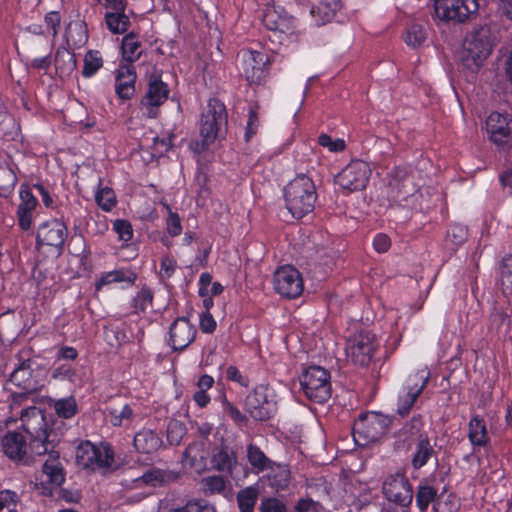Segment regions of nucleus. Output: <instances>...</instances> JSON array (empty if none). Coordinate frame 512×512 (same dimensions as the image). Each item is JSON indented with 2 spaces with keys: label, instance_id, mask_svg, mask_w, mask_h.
Instances as JSON below:
<instances>
[{
  "label": "nucleus",
  "instance_id": "f257e3e1",
  "mask_svg": "<svg viewBox=\"0 0 512 512\" xmlns=\"http://www.w3.org/2000/svg\"><path fill=\"white\" fill-rule=\"evenodd\" d=\"M21 421L24 429L31 437V455H47L42 466V474L46 476L49 484L60 486L65 481V470L60 460V453L55 450L59 441L57 434L43 428L35 433L33 432L34 427L30 422L39 426L44 424V417L36 407L24 410L21 414Z\"/></svg>",
  "mask_w": 512,
  "mask_h": 512
},
{
  "label": "nucleus",
  "instance_id": "f03ea898",
  "mask_svg": "<svg viewBox=\"0 0 512 512\" xmlns=\"http://www.w3.org/2000/svg\"><path fill=\"white\" fill-rule=\"evenodd\" d=\"M75 457L79 467L104 475L118 468L114 449L108 443L83 441L77 446Z\"/></svg>",
  "mask_w": 512,
  "mask_h": 512
},
{
  "label": "nucleus",
  "instance_id": "7ed1b4c3",
  "mask_svg": "<svg viewBox=\"0 0 512 512\" xmlns=\"http://www.w3.org/2000/svg\"><path fill=\"white\" fill-rule=\"evenodd\" d=\"M494 40L489 26L474 28L463 43L461 61L464 67L476 72L492 52Z\"/></svg>",
  "mask_w": 512,
  "mask_h": 512
},
{
  "label": "nucleus",
  "instance_id": "20e7f679",
  "mask_svg": "<svg viewBox=\"0 0 512 512\" xmlns=\"http://www.w3.org/2000/svg\"><path fill=\"white\" fill-rule=\"evenodd\" d=\"M286 207L295 218H302L311 212L317 199L313 181L306 175H300L284 188Z\"/></svg>",
  "mask_w": 512,
  "mask_h": 512
},
{
  "label": "nucleus",
  "instance_id": "39448f33",
  "mask_svg": "<svg viewBox=\"0 0 512 512\" xmlns=\"http://www.w3.org/2000/svg\"><path fill=\"white\" fill-rule=\"evenodd\" d=\"M227 130V114L223 103L210 99L200 119V135L203 146L224 137Z\"/></svg>",
  "mask_w": 512,
  "mask_h": 512
},
{
  "label": "nucleus",
  "instance_id": "423d86ee",
  "mask_svg": "<svg viewBox=\"0 0 512 512\" xmlns=\"http://www.w3.org/2000/svg\"><path fill=\"white\" fill-rule=\"evenodd\" d=\"M387 430V419L376 413H363L354 421L353 438L361 446L378 441Z\"/></svg>",
  "mask_w": 512,
  "mask_h": 512
},
{
  "label": "nucleus",
  "instance_id": "0eeeda50",
  "mask_svg": "<svg viewBox=\"0 0 512 512\" xmlns=\"http://www.w3.org/2000/svg\"><path fill=\"white\" fill-rule=\"evenodd\" d=\"M371 175L369 164L362 160H353L335 176V183L347 193L366 188Z\"/></svg>",
  "mask_w": 512,
  "mask_h": 512
},
{
  "label": "nucleus",
  "instance_id": "6e6552de",
  "mask_svg": "<svg viewBox=\"0 0 512 512\" xmlns=\"http://www.w3.org/2000/svg\"><path fill=\"white\" fill-rule=\"evenodd\" d=\"M415 189L409 169L395 167L387 174V182L382 189V194L390 202H399L405 200Z\"/></svg>",
  "mask_w": 512,
  "mask_h": 512
},
{
  "label": "nucleus",
  "instance_id": "1a4fd4ad",
  "mask_svg": "<svg viewBox=\"0 0 512 512\" xmlns=\"http://www.w3.org/2000/svg\"><path fill=\"white\" fill-rule=\"evenodd\" d=\"M241 71L250 84H260L265 80L270 66L269 56L253 49H244L240 53Z\"/></svg>",
  "mask_w": 512,
  "mask_h": 512
},
{
  "label": "nucleus",
  "instance_id": "9d476101",
  "mask_svg": "<svg viewBox=\"0 0 512 512\" xmlns=\"http://www.w3.org/2000/svg\"><path fill=\"white\" fill-rule=\"evenodd\" d=\"M375 350V337L368 331L355 333L347 340V357L357 366H368L372 360Z\"/></svg>",
  "mask_w": 512,
  "mask_h": 512
},
{
  "label": "nucleus",
  "instance_id": "9b49d317",
  "mask_svg": "<svg viewBox=\"0 0 512 512\" xmlns=\"http://www.w3.org/2000/svg\"><path fill=\"white\" fill-rule=\"evenodd\" d=\"M382 492L388 501L402 507H408L413 501L412 485L402 472L387 476Z\"/></svg>",
  "mask_w": 512,
  "mask_h": 512
},
{
  "label": "nucleus",
  "instance_id": "f8f14e48",
  "mask_svg": "<svg viewBox=\"0 0 512 512\" xmlns=\"http://www.w3.org/2000/svg\"><path fill=\"white\" fill-rule=\"evenodd\" d=\"M169 96L168 85L156 74L149 76L148 87L141 101V110L147 118H156L159 107Z\"/></svg>",
  "mask_w": 512,
  "mask_h": 512
},
{
  "label": "nucleus",
  "instance_id": "ddd939ff",
  "mask_svg": "<svg viewBox=\"0 0 512 512\" xmlns=\"http://www.w3.org/2000/svg\"><path fill=\"white\" fill-rule=\"evenodd\" d=\"M478 8L476 0H434L436 16L443 21H465Z\"/></svg>",
  "mask_w": 512,
  "mask_h": 512
},
{
  "label": "nucleus",
  "instance_id": "4468645a",
  "mask_svg": "<svg viewBox=\"0 0 512 512\" xmlns=\"http://www.w3.org/2000/svg\"><path fill=\"white\" fill-rule=\"evenodd\" d=\"M167 479L164 471L159 469H149L142 476L125 481V488L129 492L136 493L128 496L132 502H138L152 493L153 488L162 485Z\"/></svg>",
  "mask_w": 512,
  "mask_h": 512
},
{
  "label": "nucleus",
  "instance_id": "2eb2a0df",
  "mask_svg": "<svg viewBox=\"0 0 512 512\" xmlns=\"http://www.w3.org/2000/svg\"><path fill=\"white\" fill-rule=\"evenodd\" d=\"M274 288L283 297H298L303 291V281L299 271L290 265L279 267L274 274Z\"/></svg>",
  "mask_w": 512,
  "mask_h": 512
},
{
  "label": "nucleus",
  "instance_id": "dca6fc26",
  "mask_svg": "<svg viewBox=\"0 0 512 512\" xmlns=\"http://www.w3.org/2000/svg\"><path fill=\"white\" fill-rule=\"evenodd\" d=\"M427 383V378L419 373L410 375L398 393L397 413L404 417L406 416L417 398L422 393Z\"/></svg>",
  "mask_w": 512,
  "mask_h": 512
},
{
  "label": "nucleus",
  "instance_id": "f3484780",
  "mask_svg": "<svg viewBox=\"0 0 512 512\" xmlns=\"http://www.w3.org/2000/svg\"><path fill=\"white\" fill-rule=\"evenodd\" d=\"M263 23L275 35L279 33L281 41L296 33V20L282 9L268 8L264 13Z\"/></svg>",
  "mask_w": 512,
  "mask_h": 512
},
{
  "label": "nucleus",
  "instance_id": "a211bd4d",
  "mask_svg": "<svg viewBox=\"0 0 512 512\" xmlns=\"http://www.w3.org/2000/svg\"><path fill=\"white\" fill-rule=\"evenodd\" d=\"M486 127L496 145L512 148V117L493 112L486 120Z\"/></svg>",
  "mask_w": 512,
  "mask_h": 512
},
{
  "label": "nucleus",
  "instance_id": "6ab92c4d",
  "mask_svg": "<svg viewBox=\"0 0 512 512\" xmlns=\"http://www.w3.org/2000/svg\"><path fill=\"white\" fill-rule=\"evenodd\" d=\"M68 236L65 223L59 219H50L42 223L37 230V243L61 248Z\"/></svg>",
  "mask_w": 512,
  "mask_h": 512
},
{
  "label": "nucleus",
  "instance_id": "aec40b11",
  "mask_svg": "<svg viewBox=\"0 0 512 512\" xmlns=\"http://www.w3.org/2000/svg\"><path fill=\"white\" fill-rule=\"evenodd\" d=\"M247 412L256 420H266L273 413V404L269 401V390L265 386L256 387L245 401Z\"/></svg>",
  "mask_w": 512,
  "mask_h": 512
},
{
  "label": "nucleus",
  "instance_id": "412c9836",
  "mask_svg": "<svg viewBox=\"0 0 512 512\" xmlns=\"http://www.w3.org/2000/svg\"><path fill=\"white\" fill-rule=\"evenodd\" d=\"M106 417L114 427L132 429L142 421L143 413L138 404H124L109 409Z\"/></svg>",
  "mask_w": 512,
  "mask_h": 512
},
{
  "label": "nucleus",
  "instance_id": "4be33fe9",
  "mask_svg": "<svg viewBox=\"0 0 512 512\" xmlns=\"http://www.w3.org/2000/svg\"><path fill=\"white\" fill-rule=\"evenodd\" d=\"M19 204L17 206L18 225L22 230H29L32 227L38 199L33 195L30 188L22 185L19 190Z\"/></svg>",
  "mask_w": 512,
  "mask_h": 512
},
{
  "label": "nucleus",
  "instance_id": "5701e85b",
  "mask_svg": "<svg viewBox=\"0 0 512 512\" xmlns=\"http://www.w3.org/2000/svg\"><path fill=\"white\" fill-rule=\"evenodd\" d=\"M169 334L172 348L182 350L194 340L196 328L186 318L182 317L171 324Z\"/></svg>",
  "mask_w": 512,
  "mask_h": 512
},
{
  "label": "nucleus",
  "instance_id": "b1692460",
  "mask_svg": "<svg viewBox=\"0 0 512 512\" xmlns=\"http://www.w3.org/2000/svg\"><path fill=\"white\" fill-rule=\"evenodd\" d=\"M423 421L421 415H414L395 433V447L397 449L409 448L412 443H416L421 435H427L422 432Z\"/></svg>",
  "mask_w": 512,
  "mask_h": 512
},
{
  "label": "nucleus",
  "instance_id": "393cba45",
  "mask_svg": "<svg viewBox=\"0 0 512 512\" xmlns=\"http://www.w3.org/2000/svg\"><path fill=\"white\" fill-rule=\"evenodd\" d=\"M2 450L10 459L20 460L27 453L31 454L30 443L18 432H9L2 439Z\"/></svg>",
  "mask_w": 512,
  "mask_h": 512
},
{
  "label": "nucleus",
  "instance_id": "a878e982",
  "mask_svg": "<svg viewBox=\"0 0 512 512\" xmlns=\"http://www.w3.org/2000/svg\"><path fill=\"white\" fill-rule=\"evenodd\" d=\"M133 444L138 452L151 454L162 447L163 441L154 430L143 428L135 434Z\"/></svg>",
  "mask_w": 512,
  "mask_h": 512
},
{
  "label": "nucleus",
  "instance_id": "bb28decb",
  "mask_svg": "<svg viewBox=\"0 0 512 512\" xmlns=\"http://www.w3.org/2000/svg\"><path fill=\"white\" fill-rule=\"evenodd\" d=\"M207 456L208 454L203 442L193 443L184 452L183 465L200 473L206 468Z\"/></svg>",
  "mask_w": 512,
  "mask_h": 512
},
{
  "label": "nucleus",
  "instance_id": "cd10ccee",
  "mask_svg": "<svg viewBox=\"0 0 512 512\" xmlns=\"http://www.w3.org/2000/svg\"><path fill=\"white\" fill-rule=\"evenodd\" d=\"M320 367L311 366L305 369L300 377V385L301 389L306 395V397L318 403V398L320 396Z\"/></svg>",
  "mask_w": 512,
  "mask_h": 512
},
{
  "label": "nucleus",
  "instance_id": "c85d7f7f",
  "mask_svg": "<svg viewBox=\"0 0 512 512\" xmlns=\"http://www.w3.org/2000/svg\"><path fill=\"white\" fill-rule=\"evenodd\" d=\"M136 74L130 66H122L117 70L115 90L121 99H130L135 92Z\"/></svg>",
  "mask_w": 512,
  "mask_h": 512
},
{
  "label": "nucleus",
  "instance_id": "c756f323",
  "mask_svg": "<svg viewBox=\"0 0 512 512\" xmlns=\"http://www.w3.org/2000/svg\"><path fill=\"white\" fill-rule=\"evenodd\" d=\"M435 455L434 446L428 435L419 436L418 441L415 443V448L411 455V465L413 469L419 470L424 467L429 460Z\"/></svg>",
  "mask_w": 512,
  "mask_h": 512
},
{
  "label": "nucleus",
  "instance_id": "7c9ffc66",
  "mask_svg": "<svg viewBox=\"0 0 512 512\" xmlns=\"http://www.w3.org/2000/svg\"><path fill=\"white\" fill-rule=\"evenodd\" d=\"M468 428V439L474 447H485L489 443L490 437L483 418L472 417Z\"/></svg>",
  "mask_w": 512,
  "mask_h": 512
},
{
  "label": "nucleus",
  "instance_id": "2f4dec72",
  "mask_svg": "<svg viewBox=\"0 0 512 512\" xmlns=\"http://www.w3.org/2000/svg\"><path fill=\"white\" fill-rule=\"evenodd\" d=\"M54 65L56 73L60 78L68 77L76 69L75 56L66 48H58L54 58Z\"/></svg>",
  "mask_w": 512,
  "mask_h": 512
},
{
  "label": "nucleus",
  "instance_id": "473e14b6",
  "mask_svg": "<svg viewBox=\"0 0 512 512\" xmlns=\"http://www.w3.org/2000/svg\"><path fill=\"white\" fill-rule=\"evenodd\" d=\"M10 382L26 391L36 389V383L32 378L30 363L23 362L15 368L10 375Z\"/></svg>",
  "mask_w": 512,
  "mask_h": 512
},
{
  "label": "nucleus",
  "instance_id": "72a5a7b5",
  "mask_svg": "<svg viewBox=\"0 0 512 512\" xmlns=\"http://www.w3.org/2000/svg\"><path fill=\"white\" fill-rule=\"evenodd\" d=\"M499 285L503 295L512 302V255H506L501 261Z\"/></svg>",
  "mask_w": 512,
  "mask_h": 512
},
{
  "label": "nucleus",
  "instance_id": "f704fd0d",
  "mask_svg": "<svg viewBox=\"0 0 512 512\" xmlns=\"http://www.w3.org/2000/svg\"><path fill=\"white\" fill-rule=\"evenodd\" d=\"M437 489L426 482H421L416 490L415 501L420 512H427L430 504L437 500Z\"/></svg>",
  "mask_w": 512,
  "mask_h": 512
},
{
  "label": "nucleus",
  "instance_id": "c9c22d12",
  "mask_svg": "<svg viewBox=\"0 0 512 512\" xmlns=\"http://www.w3.org/2000/svg\"><path fill=\"white\" fill-rule=\"evenodd\" d=\"M105 20L108 29L114 34H122L126 32L129 26V18L124 13V9L107 12Z\"/></svg>",
  "mask_w": 512,
  "mask_h": 512
},
{
  "label": "nucleus",
  "instance_id": "e433bc0d",
  "mask_svg": "<svg viewBox=\"0 0 512 512\" xmlns=\"http://www.w3.org/2000/svg\"><path fill=\"white\" fill-rule=\"evenodd\" d=\"M161 512H216L215 507L210 504L207 500L204 499H194L188 501L185 505L181 507H172L167 509V507L161 504L160 506Z\"/></svg>",
  "mask_w": 512,
  "mask_h": 512
},
{
  "label": "nucleus",
  "instance_id": "4c0bfd02",
  "mask_svg": "<svg viewBox=\"0 0 512 512\" xmlns=\"http://www.w3.org/2000/svg\"><path fill=\"white\" fill-rule=\"evenodd\" d=\"M134 280H135V276L132 273H127L122 269L112 270V271L106 272L100 276V278L95 283V288L97 291H99L105 285H109L112 283H118V282L133 283Z\"/></svg>",
  "mask_w": 512,
  "mask_h": 512
},
{
  "label": "nucleus",
  "instance_id": "58836bf2",
  "mask_svg": "<svg viewBox=\"0 0 512 512\" xmlns=\"http://www.w3.org/2000/svg\"><path fill=\"white\" fill-rule=\"evenodd\" d=\"M510 323L509 315L506 309L494 303L488 319V328L492 332H499L503 327H508Z\"/></svg>",
  "mask_w": 512,
  "mask_h": 512
},
{
  "label": "nucleus",
  "instance_id": "ea45409f",
  "mask_svg": "<svg viewBox=\"0 0 512 512\" xmlns=\"http://www.w3.org/2000/svg\"><path fill=\"white\" fill-rule=\"evenodd\" d=\"M427 38L426 25L420 23H412L407 27L405 34V42L408 46L417 48L421 46Z\"/></svg>",
  "mask_w": 512,
  "mask_h": 512
},
{
  "label": "nucleus",
  "instance_id": "a19ab883",
  "mask_svg": "<svg viewBox=\"0 0 512 512\" xmlns=\"http://www.w3.org/2000/svg\"><path fill=\"white\" fill-rule=\"evenodd\" d=\"M51 377L58 381H69L73 384H81L82 378L78 370L71 364H61L51 372Z\"/></svg>",
  "mask_w": 512,
  "mask_h": 512
},
{
  "label": "nucleus",
  "instance_id": "79ce46f5",
  "mask_svg": "<svg viewBox=\"0 0 512 512\" xmlns=\"http://www.w3.org/2000/svg\"><path fill=\"white\" fill-rule=\"evenodd\" d=\"M258 499V489L254 486L246 487L238 493L237 501L240 512H254Z\"/></svg>",
  "mask_w": 512,
  "mask_h": 512
},
{
  "label": "nucleus",
  "instance_id": "37998d69",
  "mask_svg": "<svg viewBox=\"0 0 512 512\" xmlns=\"http://www.w3.org/2000/svg\"><path fill=\"white\" fill-rule=\"evenodd\" d=\"M460 508L459 498L455 494L441 493L433 505L434 512H458Z\"/></svg>",
  "mask_w": 512,
  "mask_h": 512
},
{
  "label": "nucleus",
  "instance_id": "c03bdc74",
  "mask_svg": "<svg viewBox=\"0 0 512 512\" xmlns=\"http://www.w3.org/2000/svg\"><path fill=\"white\" fill-rule=\"evenodd\" d=\"M95 201L97 205L106 212H110L117 203L114 191L107 186L99 187L95 191Z\"/></svg>",
  "mask_w": 512,
  "mask_h": 512
},
{
  "label": "nucleus",
  "instance_id": "a18cd8bd",
  "mask_svg": "<svg viewBox=\"0 0 512 512\" xmlns=\"http://www.w3.org/2000/svg\"><path fill=\"white\" fill-rule=\"evenodd\" d=\"M122 54L123 57L129 62H133L141 55L140 43L133 35H126L123 38Z\"/></svg>",
  "mask_w": 512,
  "mask_h": 512
},
{
  "label": "nucleus",
  "instance_id": "49530a36",
  "mask_svg": "<svg viewBox=\"0 0 512 512\" xmlns=\"http://www.w3.org/2000/svg\"><path fill=\"white\" fill-rule=\"evenodd\" d=\"M202 489L207 494L223 493L227 487V481L223 476H209L201 481Z\"/></svg>",
  "mask_w": 512,
  "mask_h": 512
},
{
  "label": "nucleus",
  "instance_id": "de8ad7c7",
  "mask_svg": "<svg viewBox=\"0 0 512 512\" xmlns=\"http://www.w3.org/2000/svg\"><path fill=\"white\" fill-rule=\"evenodd\" d=\"M247 457L249 463L253 468L258 471H263L269 467V459L265 456V454L254 445H249L247 448Z\"/></svg>",
  "mask_w": 512,
  "mask_h": 512
},
{
  "label": "nucleus",
  "instance_id": "09e8293b",
  "mask_svg": "<svg viewBox=\"0 0 512 512\" xmlns=\"http://www.w3.org/2000/svg\"><path fill=\"white\" fill-rule=\"evenodd\" d=\"M102 58L98 51H89L84 58L83 75L92 77L102 66Z\"/></svg>",
  "mask_w": 512,
  "mask_h": 512
},
{
  "label": "nucleus",
  "instance_id": "8fccbe9b",
  "mask_svg": "<svg viewBox=\"0 0 512 512\" xmlns=\"http://www.w3.org/2000/svg\"><path fill=\"white\" fill-rule=\"evenodd\" d=\"M54 408L56 413L63 418H71L76 414L77 404L73 397H66L55 402Z\"/></svg>",
  "mask_w": 512,
  "mask_h": 512
},
{
  "label": "nucleus",
  "instance_id": "3c124183",
  "mask_svg": "<svg viewBox=\"0 0 512 512\" xmlns=\"http://www.w3.org/2000/svg\"><path fill=\"white\" fill-rule=\"evenodd\" d=\"M152 300V291L147 287H143L133 298L132 307L136 313L143 312L152 305Z\"/></svg>",
  "mask_w": 512,
  "mask_h": 512
},
{
  "label": "nucleus",
  "instance_id": "603ef678",
  "mask_svg": "<svg viewBox=\"0 0 512 512\" xmlns=\"http://www.w3.org/2000/svg\"><path fill=\"white\" fill-rule=\"evenodd\" d=\"M113 231L117 234L118 240L127 243L132 240L134 231L129 221L117 219L113 222Z\"/></svg>",
  "mask_w": 512,
  "mask_h": 512
},
{
  "label": "nucleus",
  "instance_id": "864d4df0",
  "mask_svg": "<svg viewBox=\"0 0 512 512\" xmlns=\"http://www.w3.org/2000/svg\"><path fill=\"white\" fill-rule=\"evenodd\" d=\"M186 433L184 424L178 420H171L167 427V439L170 444L178 445Z\"/></svg>",
  "mask_w": 512,
  "mask_h": 512
},
{
  "label": "nucleus",
  "instance_id": "5fc2aeb1",
  "mask_svg": "<svg viewBox=\"0 0 512 512\" xmlns=\"http://www.w3.org/2000/svg\"><path fill=\"white\" fill-rule=\"evenodd\" d=\"M341 7V0H322V24L332 21Z\"/></svg>",
  "mask_w": 512,
  "mask_h": 512
},
{
  "label": "nucleus",
  "instance_id": "6e6d98bb",
  "mask_svg": "<svg viewBox=\"0 0 512 512\" xmlns=\"http://www.w3.org/2000/svg\"><path fill=\"white\" fill-rule=\"evenodd\" d=\"M322 148L330 153H341L346 149V142L343 138H333L328 134L322 133Z\"/></svg>",
  "mask_w": 512,
  "mask_h": 512
},
{
  "label": "nucleus",
  "instance_id": "4d7b16f0",
  "mask_svg": "<svg viewBox=\"0 0 512 512\" xmlns=\"http://www.w3.org/2000/svg\"><path fill=\"white\" fill-rule=\"evenodd\" d=\"M467 239V228L461 224H454L447 232V240L453 245L459 246Z\"/></svg>",
  "mask_w": 512,
  "mask_h": 512
},
{
  "label": "nucleus",
  "instance_id": "13d9d810",
  "mask_svg": "<svg viewBox=\"0 0 512 512\" xmlns=\"http://www.w3.org/2000/svg\"><path fill=\"white\" fill-rule=\"evenodd\" d=\"M214 462L219 470H231L236 460L232 454L220 451L214 456Z\"/></svg>",
  "mask_w": 512,
  "mask_h": 512
},
{
  "label": "nucleus",
  "instance_id": "bf43d9fd",
  "mask_svg": "<svg viewBox=\"0 0 512 512\" xmlns=\"http://www.w3.org/2000/svg\"><path fill=\"white\" fill-rule=\"evenodd\" d=\"M259 511L260 512H285L286 507L281 501H279L275 498H266L261 501Z\"/></svg>",
  "mask_w": 512,
  "mask_h": 512
},
{
  "label": "nucleus",
  "instance_id": "052dcab7",
  "mask_svg": "<svg viewBox=\"0 0 512 512\" xmlns=\"http://www.w3.org/2000/svg\"><path fill=\"white\" fill-rule=\"evenodd\" d=\"M176 267H177V264L174 259H172L169 256L163 257L160 262V270H159L160 277L162 279L170 278L174 274Z\"/></svg>",
  "mask_w": 512,
  "mask_h": 512
},
{
  "label": "nucleus",
  "instance_id": "680f3d73",
  "mask_svg": "<svg viewBox=\"0 0 512 512\" xmlns=\"http://www.w3.org/2000/svg\"><path fill=\"white\" fill-rule=\"evenodd\" d=\"M167 231L169 235L173 237L180 235L182 232L180 218L178 214L172 212L171 210H169V215L167 218Z\"/></svg>",
  "mask_w": 512,
  "mask_h": 512
},
{
  "label": "nucleus",
  "instance_id": "e2e57ef3",
  "mask_svg": "<svg viewBox=\"0 0 512 512\" xmlns=\"http://www.w3.org/2000/svg\"><path fill=\"white\" fill-rule=\"evenodd\" d=\"M18 495L11 490H3L0 492V511L4 508H10L18 502Z\"/></svg>",
  "mask_w": 512,
  "mask_h": 512
},
{
  "label": "nucleus",
  "instance_id": "0e129e2a",
  "mask_svg": "<svg viewBox=\"0 0 512 512\" xmlns=\"http://www.w3.org/2000/svg\"><path fill=\"white\" fill-rule=\"evenodd\" d=\"M60 14L56 11H51L45 16V23L53 37H56L58 28L60 26Z\"/></svg>",
  "mask_w": 512,
  "mask_h": 512
},
{
  "label": "nucleus",
  "instance_id": "69168bd1",
  "mask_svg": "<svg viewBox=\"0 0 512 512\" xmlns=\"http://www.w3.org/2000/svg\"><path fill=\"white\" fill-rule=\"evenodd\" d=\"M258 130V116L257 113L251 108L249 110V118L247 121L246 131H245V139L249 141L252 136L257 133Z\"/></svg>",
  "mask_w": 512,
  "mask_h": 512
},
{
  "label": "nucleus",
  "instance_id": "338daca9",
  "mask_svg": "<svg viewBox=\"0 0 512 512\" xmlns=\"http://www.w3.org/2000/svg\"><path fill=\"white\" fill-rule=\"evenodd\" d=\"M200 328L204 333H211L216 328V321L209 312H203L199 319Z\"/></svg>",
  "mask_w": 512,
  "mask_h": 512
},
{
  "label": "nucleus",
  "instance_id": "774afa93",
  "mask_svg": "<svg viewBox=\"0 0 512 512\" xmlns=\"http://www.w3.org/2000/svg\"><path fill=\"white\" fill-rule=\"evenodd\" d=\"M499 182L503 190L512 196V168H508L499 174Z\"/></svg>",
  "mask_w": 512,
  "mask_h": 512
}]
</instances>
